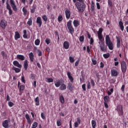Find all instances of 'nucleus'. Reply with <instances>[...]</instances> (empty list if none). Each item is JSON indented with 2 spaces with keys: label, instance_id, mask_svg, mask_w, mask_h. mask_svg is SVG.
<instances>
[{
  "label": "nucleus",
  "instance_id": "obj_1",
  "mask_svg": "<svg viewBox=\"0 0 128 128\" xmlns=\"http://www.w3.org/2000/svg\"><path fill=\"white\" fill-rule=\"evenodd\" d=\"M78 12H84L86 10V4L84 0H72Z\"/></svg>",
  "mask_w": 128,
  "mask_h": 128
},
{
  "label": "nucleus",
  "instance_id": "obj_2",
  "mask_svg": "<svg viewBox=\"0 0 128 128\" xmlns=\"http://www.w3.org/2000/svg\"><path fill=\"white\" fill-rule=\"evenodd\" d=\"M105 42L106 46H108V48L110 50H114V44L110 40V35H106L105 38Z\"/></svg>",
  "mask_w": 128,
  "mask_h": 128
},
{
  "label": "nucleus",
  "instance_id": "obj_3",
  "mask_svg": "<svg viewBox=\"0 0 128 128\" xmlns=\"http://www.w3.org/2000/svg\"><path fill=\"white\" fill-rule=\"evenodd\" d=\"M104 40H102V41H100L99 42H98V44H100V52H106L108 48L106 46V44H104Z\"/></svg>",
  "mask_w": 128,
  "mask_h": 128
},
{
  "label": "nucleus",
  "instance_id": "obj_4",
  "mask_svg": "<svg viewBox=\"0 0 128 128\" xmlns=\"http://www.w3.org/2000/svg\"><path fill=\"white\" fill-rule=\"evenodd\" d=\"M67 28L69 30V32L72 36L74 32V27L72 26V20H70L67 22Z\"/></svg>",
  "mask_w": 128,
  "mask_h": 128
},
{
  "label": "nucleus",
  "instance_id": "obj_5",
  "mask_svg": "<svg viewBox=\"0 0 128 128\" xmlns=\"http://www.w3.org/2000/svg\"><path fill=\"white\" fill-rule=\"evenodd\" d=\"M120 66H121V70H122V72L123 74H125V72H126V70L128 68L126 62L125 61L122 60L120 62Z\"/></svg>",
  "mask_w": 128,
  "mask_h": 128
},
{
  "label": "nucleus",
  "instance_id": "obj_6",
  "mask_svg": "<svg viewBox=\"0 0 128 128\" xmlns=\"http://www.w3.org/2000/svg\"><path fill=\"white\" fill-rule=\"evenodd\" d=\"M10 119L6 120H4L2 122V127L4 128H10Z\"/></svg>",
  "mask_w": 128,
  "mask_h": 128
},
{
  "label": "nucleus",
  "instance_id": "obj_7",
  "mask_svg": "<svg viewBox=\"0 0 128 128\" xmlns=\"http://www.w3.org/2000/svg\"><path fill=\"white\" fill-rule=\"evenodd\" d=\"M104 29L102 28H100L98 32V36L100 41H102V40H104V38L102 36V32Z\"/></svg>",
  "mask_w": 128,
  "mask_h": 128
},
{
  "label": "nucleus",
  "instance_id": "obj_8",
  "mask_svg": "<svg viewBox=\"0 0 128 128\" xmlns=\"http://www.w3.org/2000/svg\"><path fill=\"white\" fill-rule=\"evenodd\" d=\"M10 2L13 10L14 12H18V8L16 7V5L14 0H10Z\"/></svg>",
  "mask_w": 128,
  "mask_h": 128
},
{
  "label": "nucleus",
  "instance_id": "obj_9",
  "mask_svg": "<svg viewBox=\"0 0 128 128\" xmlns=\"http://www.w3.org/2000/svg\"><path fill=\"white\" fill-rule=\"evenodd\" d=\"M117 112H118L120 116H122V114H124L122 106L120 105L117 106Z\"/></svg>",
  "mask_w": 128,
  "mask_h": 128
},
{
  "label": "nucleus",
  "instance_id": "obj_10",
  "mask_svg": "<svg viewBox=\"0 0 128 128\" xmlns=\"http://www.w3.org/2000/svg\"><path fill=\"white\" fill-rule=\"evenodd\" d=\"M0 26L4 30V28H6V26H8V22H6V21L4 20H1Z\"/></svg>",
  "mask_w": 128,
  "mask_h": 128
},
{
  "label": "nucleus",
  "instance_id": "obj_11",
  "mask_svg": "<svg viewBox=\"0 0 128 128\" xmlns=\"http://www.w3.org/2000/svg\"><path fill=\"white\" fill-rule=\"evenodd\" d=\"M6 10H8V14L10 16H12V8H10V4H8V2L6 1Z\"/></svg>",
  "mask_w": 128,
  "mask_h": 128
},
{
  "label": "nucleus",
  "instance_id": "obj_12",
  "mask_svg": "<svg viewBox=\"0 0 128 128\" xmlns=\"http://www.w3.org/2000/svg\"><path fill=\"white\" fill-rule=\"evenodd\" d=\"M36 22L38 24V28H40L42 26V18L38 16L36 18Z\"/></svg>",
  "mask_w": 128,
  "mask_h": 128
},
{
  "label": "nucleus",
  "instance_id": "obj_13",
  "mask_svg": "<svg viewBox=\"0 0 128 128\" xmlns=\"http://www.w3.org/2000/svg\"><path fill=\"white\" fill-rule=\"evenodd\" d=\"M112 76H118V72L117 70L112 69L111 70Z\"/></svg>",
  "mask_w": 128,
  "mask_h": 128
},
{
  "label": "nucleus",
  "instance_id": "obj_14",
  "mask_svg": "<svg viewBox=\"0 0 128 128\" xmlns=\"http://www.w3.org/2000/svg\"><path fill=\"white\" fill-rule=\"evenodd\" d=\"M66 18L67 20L70 18V11L68 9H66L65 10Z\"/></svg>",
  "mask_w": 128,
  "mask_h": 128
},
{
  "label": "nucleus",
  "instance_id": "obj_15",
  "mask_svg": "<svg viewBox=\"0 0 128 128\" xmlns=\"http://www.w3.org/2000/svg\"><path fill=\"white\" fill-rule=\"evenodd\" d=\"M76 120L77 121L74 122V128H78V126H80V124L81 122L80 118V117L77 118Z\"/></svg>",
  "mask_w": 128,
  "mask_h": 128
},
{
  "label": "nucleus",
  "instance_id": "obj_16",
  "mask_svg": "<svg viewBox=\"0 0 128 128\" xmlns=\"http://www.w3.org/2000/svg\"><path fill=\"white\" fill-rule=\"evenodd\" d=\"M63 46L65 50H68L70 48V42L68 41H65L63 44Z\"/></svg>",
  "mask_w": 128,
  "mask_h": 128
},
{
  "label": "nucleus",
  "instance_id": "obj_17",
  "mask_svg": "<svg viewBox=\"0 0 128 128\" xmlns=\"http://www.w3.org/2000/svg\"><path fill=\"white\" fill-rule=\"evenodd\" d=\"M25 118L27 120L28 124L30 126L32 124V120H30V115H28V114H26Z\"/></svg>",
  "mask_w": 128,
  "mask_h": 128
},
{
  "label": "nucleus",
  "instance_id": "obj_18",
  "mask_svg": "<svg viewBox=\"0 0 128 128\" xmlns=\"http://www.w3.org/2000/svg\"><path fill=\"white\" fill-rule=\"evenodd\" d=\"M14 38L15 40H18V38H20V32H18L16 31L15 32Z\"/></svg>",
  "mask_w": 128,
  "mask_h": 128
},
{
  "label": "nucleus",
  "instance_id": "obj_19",
  "mask_svg": "<svg viewBox=\"0 0 128 128\" xmlns=\"http://www.w3.org/2000/svg\"><path fill=\"white\" fill-rule=\"evenodd\" d=\"M13 64L15 66H17V68H22V64H20V62L16 60H14L13 62Z\"/></svg>",
  "mask_w": 128,
  "mask_h": 128
},
{
  "label": "nucleus",
  "instance_id": "obj_20",
  "mask_svg": "<svg viewBox=\"0 0 128 128\" xmlns=\"http://www.w3.org/2000/svg\"><path fill=\"white\" fill-rule=\"evenodd\" d=\"M68 90H70V92H72V90H74V86L72 85V84L70 82H69L68 84V86H67Z\"/></svg>",
  "mask_w": 128,
  "mask_h": 128
},
{
  "label": "nucleus",
  "instance_id": "obj_21",
  "mask_svg": "<svg viewBox=\"0 0 128 128\" xmlns=\"http://www.w3.org/2000/svg\"><path fill=\"white\" fill-rule=\"evenodd\" d=\"M60 90H66V85L62 82L61 83V85L60 87Z\"/></svg>",
  "mask_w": 128,
  "mask_h": 128
},
{
  "label": "nucleus",
  "instance_id": "obj_22",
  "mask_svg": "<svg viewBox=\"0 0 128 128\" xmlns=\"http://www.w3.org/2000/svg\"><path fill=\"white\" fill-rule=\"evenodd\" d=\"M67 76H68V78H69L70 82H74V78L72 76V74H70V72H67Z\"/></svg>",
  "mask_w": 128,
  "mask_h": 128
},
{
  "label": "nucleus",
  "instance_id": "obj_23",
  "mask_svg": "<svg viewBox=\"0 0 128 128\" xmlns=\"http://www.w3.org/2000/svg\"><path fill=\"white\" fill-rule=\"evenodd\" d=\"M16 58L17 60H25V58L24 56V55H22V54H18L16 56Z\"/></svg>",
  "mask_w": 128,
  "mask_h": 128
},
{
  "label": "nucleus",
  "instance_id": "obj_24",
  "mask_svg": "<svg viewBox=\"0 0 128 128\" xmlns=\"http://www.w3.org/2000/svg\"><path fill=\"white\" fill-rule=\"evenodd\" d=\"M118 24L122 32H124V22H122V21H120Z\"/></svg>",
  "mask_w": 128,
  "mask_h": 128
},
{
  "label": "nucleus",
  "instance_id": "obj_25",
  "mask_svg": "<svg viewBox=\"0 0 128 128\" xmlns=\"http://www.w3.org/2000/svg\"><path fill=\"white\" fill-rule=\"evenodd\" d=\"M22 11L23 12V14L24 16L28 14V10L26 7H24L22 9Z\"/></svg>",
  "mask_w": 128,
  "mask_h": 128
},
{
  "label": "nucleus",
  "instance_id": "obj_26",
  "mask_svg": "<svg viewBox=\"0 0 128 128\" xmlns=\"http://www.w3.org/2000/svg\"><path fill=\"white\" fill-rule=\"evenodd\" d=\"M73 24L74 28H78L80 26V22L78 20H74L73 22Z\"/></svg>",
  "mask_w": 128,
  "mask_h": 128
},
{
  "label": "nucleus",
  "instance_id": "obj_27",
  "mask_svg": "<svg viewBox=\"0 0 128 128\" xmlns=\"http://www.w3.org/2000/svg\"><path fill=\"white\" fill-rule=\"evenodd\" d=\"M62 82L60 80L56 81L54 82V85L56 86V88H60V85L62 84Z\"/></svg>",
  "mask_w": 128,
  "mask_h": 128
},
{
  "label": "nucleus",
  "instance_id": "obj_28",
  "mask_svg": "<svg viewBox=\"0 0 128 128\" xmlns=\"http://www.w3.org/2000/svg\"><path fill=\"white\" fill-rule=\"evenodd\" d=\"M12 70H14L15 72H16V74L20 72V69L18 68H16L14 66L12 67Z\"/></svg>",
  "mask_w": 128,
  "mask_h": 128
},
{
  "label": "nucleus",
  "instance_id": "obj_29",
  "mask_svg": "<svg viewBox=\"0 0 128 128\" xmlns=\"http://www.w3.org/2000/svg\"><path fill=\"white\" fill-rule=\"evenodd\" d=\"M27 24L29 26H30L32 24V18L30 17L27 22Z\"/></svg>",
  "mask_w": 128,
  "mask_h": 128
},
{
  "label": "nucleus",
  "instance_id": "obj_30",
  "mask_svg": "<svg viewBox=\"0 0 128 128\" xmlns=\"http://www.w3.org/2000/svg\"><path fill=\"white\" fill-rule=\"evenodd\" d=\"M34 53H32V52H30L29 54V58H30V62H34Z\"/></svg>",
  "mask_w": 128,
  "mask_h": 128
},
{
  "label": "nucleus",
  "instance_id": "obj_31",
  "mask_svg": "<svg viewBox=\"0 0 128 128\" xmlns=\"http://www.w3.org/2000/svg\"><path fill=\"white\" fill-rule=\"evenodd\" d=\"M28 60H25L24 62V70H28Z\"/></svg>",
  "mask_w": 128,
  "mask_h": 128
},
{
  "label": "nucleus",
  "instance_id": "obj_32",
  "mask_svg": "<svg viewBox=\"0 0 128 128\" xmlns=\"http://www.w3.org/2000/svg\"><path fill=\"white\" fill-rule=\"evenodd\" d=\"M104 102H110V96H104Z\"/></svg>",
  "mask_w": 128,
  "mask_h": 128
},
{
  "label": "nucleus",
  "instance_id": "obj_33",
  "mask_svg": "<svg viewBox=\"0 0 128 128\" xmlns=\"http://www.w3.org/2000/svg\"><path fill=\"white\" fill-rule=\"evenodd\" d=\"M92 128H96V122L94 120H92Z\"/></svg>",
  "mask_w": 128,
  "mask_h": 128
},
{
  "label": "nucleus",
  "instance_id": "obj_34",
  "mask_svg": "<svg viewBox=\"0 0 128 128\" xmlns=\"http://www.w3.org/2000/svg\"><path fill=\"white\" fill-rule=\"evenodd\" d=\"M1 55L4 58H8V54H6V52H4V51H2L1 52Z\"/></svg>",
  "mask_w": 128,
  "mask_h": 128
},
{
  "label": "nucleus",
  "instance_id": "obj_35",
  "mask_svg": "<svg viewBox=\"0 0 128 128\" xmlns=\"http://www.w3.org/2000/svg\"><path fill=\"white\" fill-rule=\"evenodd\" d=\"M35 102L36 106H40V98L38 96L35 98Z\"/></svg>",
  "mask_w": 128,
  "mask_h": 128
},
{
  "label": "nucleus",
  "instance_id": "obj_36",
  "mask_svg": "<svg viewBox=\"0 0 128 128\" xmlns=\"http://www.w3.org/2000/svg\"><path fill=\"white\" fill-rule=\"evenodd\" d=\"M32 8L30 9V12L32 14H34V12H36V6H35L34 5Z\"/></svg>",
  "mask_w": 128,
  "mask_h": 128
},
{
  "label": "nucleus",
  "instance_id": "obj_37",
  "mask_svg": "<svg viewBox=\"0 0 128 128\" xmlns=\"http://www.w3.org/2000/svg\"><path fill=\"white\" fill-rule=\"evenodd\" d=\"M60 100L62 104H64V98L62 95H60Z\"/></svg>",
  "mask_w": 128,
  "mask_h": 128
},
{
  "label": "nucleus",
  "instance_id": "obj_38",
  "mask_svg": "<svg viewBox=\"0 0 128 128\" xmlns=\"http://www.w3.org/2000/svg\"><path fill=\"white\" fill-rule=\"evenodd\" d=\"M46 82H54V79L52 78H46Z\"/></svg>",
  "mask_w": 128,
  "mask_h": 128
},
{
  "label": "nucleus",
  "instance_id": "obj_39",
  "mask_svg": "<svg viewBox=\"0 0 128 128\" xmlns=\"http://www.w3.org/2000/svg\"><path fill=\"white\" fill-rule=\"evenodd\" d=\"M31 80H36V74H31L29 76Z\"/></svg>",
  "mask_w": 128,
  "mask_h": 128
},
{
  "label": "nucleus",
  "instance_id": "obj_40",
  "mask_svg": "<svg viewBox=\"0 0 128 128\" xmlns=\"http://www.w3.org/2000/svg\"><path fill=\"white\" fill-rule=\"evenodd\" d=\"M114 92V88H111L110 90L108 91L107 94L108 96H111V94Z\"/></svg>",
  "mask_w": 128,
  "mask_h": 128
},
{
  "label": "nucleus",
  "instance_id": "obj_41",
  "mask_svg": "<svg viewBox=\"0 0 128 128\" xmlns=\"http://www.w3.org/2000/svg\"><path fill=\"white\" fill-rule=\"evenodd\" d=\"M62 120H58L56 121V124L58 126H62Z\"/></svg>",
  "mask_w": 128,
  "mask_h": 128
},
{
  "label": "nucleus",
  "instance_id": "obj_42",
  "mask_svg": "<svg viewBox=\"0 0 128 128\" xmlns=\"http://www.w3.org/2000/svg\"><path fill=\"white\" fill-rule=\"evenodd\" d=\"M23 38H28V35L26 34V30H23Z\"/></svg>",
  "mask_w": 128,
  "mask_h": 128
},
{
  "label": "nucleus",
  "instance_id": "obj_43",
  "mask_svg": "<svg viewBox=\"0 0 128 128\" xmlns=\"http://www.w3.org/2000/svg\"><path fill=\"white\" fill-rule=\"evenodd\" d=\"M79 40L81 42H84V36H80L79 38Z\"/></svg>",
  "mask_w": 128,
  "mask_h": 128
},
{
  "label": "nucleus",
  "instance_id": "obj_44",
  "mask_svg": "<svg viewBox=\"0 0 128 128\" xmlns=\"http://www.w3.org/2000/svg\"><path fill=\"white\" fill-rule=\"evenodd\" d=\"M38 124L37 122H34L32 124L31 128H38Z\"/></svg>",
  "mask_w": 128,
  "mask_h": 128
},
{
  "label": "nucleus",
  "instance_id": "obj_45",
  "mask_svg": "<svg viewBox=\"0 0 128 128\" xmlns=\"http://www.w3.org/2000/svg\"><path fill=\"white\" fill-rule=\"evenodd\" d=\"M34 44L36 46H40V40L39 39H37L35 40Z\"/></svg>",
  "mask_w": 128,
  "mask_h": 128
},
{
  "label": "nucleus",
  "instance_id": "obj_46",
  "mask_svg": "<svg viewBox=\"0 0 128 128\" xmlns=\"http://www.w3.org/2000/svg\"><path fill=\"white\" fill-rule=\"evenodd\" d=\"M42 18L43 20H44V22H48V16H46L44 15L42 16Z\"/></svg>",
  "mask_w": 128,
  "mask_h": 128
},
{
  "label": "nucleus",
  "instance_id": "obj_47",
  "mask_svg": "<svg viewBox=\"0 0 128 128\" xmlns=\"http://www.w3.org/2000/svg\"><path fill=\"white\" fill-rule=\"evenodd\" d=\"M110 53H106L103 54L104 58H110Z\"/></svg>",
  "mask_w": 128,
  "mask_h": 128
},
{
  "label": "nucleus",
  "instance_id": "obj_48",
  "mask_svg": "<svg viewBox=\"0 0 128 128\" xmlns=\"http://www.w3.org/2000/svg\"><path fill=\"white\" fill-rule=\"evenodd\" d=\"M64 20V18H62V15H60L58 16V22H62V20Z\"/></svg>",
  "mask_w": 128,
  "mask_h": 128
},
{
  "label": "nucleus",
  "instance_id": "obj_49",
  "mask_svg": "<svg viewBox=\"0 0 128 128\" xmlns=\"http://www.w3.org/2000/svg\"><path fill=\"white\" fill-rule=\"evenodd\" d=\"M108 6L110 8L112 6V0H108Z\"/></svg>",
  "mask_w": 128,
  "mask_h": 128
},
{
  "label": "nucleus",
  "instance_id": "obj_50",
  "mask_svg": "<svg viewBox=\"0 0 128 128\" xmlns=\"http://www.w3.org/2000/svg\"><path fill=\"white\" fill-rule=\"evenodd\" d=\"M45 42H46V44H50V39L46 38L45 40Z\"/></svg>",
  "mask_w": 128,
  "mask_h": 128
},
{
  "label": "nucleus",
  "instance_id": "obj_51",
  "mask_svg": "<svg viewBox=\"0 0 128 128\" xmlns=\"http://www.w3.org/2000/svg\"><path fill=\"white\" fill-rule=\"evenodd\" d=\"M90 84H91L93 88H94V86H96V84L94 83V80H92V79L90 80Z\"/></svg>",
  "mask_w": 128,
  "mask_h": 128
},
{
  "label": "nucleus",
  "instance_id": "obj_52",
  "mask_svg": "<svg viewBox=\"0 0 128 128\" xmlns=\"http://www.w3.org/2000/svg\"><path fill=\"white\" fill-rule=\"evenodd\" d=\"M8 106H9L10 108H12L14 106V103L12 102H8Z\"/></svg>",
  "mask_w": 128,
  "mask_h": 128
},
{
  "label": "nucleus",
  "instance_id": "obj_53",
  "mask_svg": "<svg viewBox=\"0 0 128 128\" xmlns=\"http://www.w3.org/2000/svg\"><path fill=\"white\" fill-rule=\"evenodd\" d=\"M25 86L24 85H21L20 86V91L22 92V90H24Z\"/></svg>",
  "mask_w": 128,
  "mask_h": 128
},
{
  "label": "nucleus",
  "instance_id": "obj_54",
  "mask_svg": "<svg viewBox=\"0 0 128 128\" xmlns=\"http://www.w3.org/2000/svg\"><path fill=\"white\" fill-rule=\"evenodd\" d=\"M92 64H94V66H96V64H97V62L96 60L94 59V58H92Z\"/></svg>",
  "mask_w": 128,
  "mask_h": 128
},
{
  "label": "nucleus",
  "instance_id": "obj_55",
  "mask_svg": "<svg viewBox=\"0 0 128 128\" xmlns=\"http://www.w3.org/2000/svg\"><path fill=\"white\" fill-rule=\"evenodd\" d=\"M69 60H70V62H74V58L72 56L69 57Z\"/></svg>",
  "mask_w": 128,
  "mask_h": 128
},
{
  "label": "nucleus",
  "instance_id": "obj_56",
  "mask_svg": "<svg viewBox=\"0 0 128 128\" xmlns=\"http://www.w3.org/2000/svg\"><path fill=\"white\" fill-rule=\"evenodd\" d=\"M96 6L97 10H100V3L96 2Z\"/></svg>",
  "mask_w": 128,
  "mask_h": 128
},
{
  "label": "nucleus",
  "instance_id": "obj_57",
  "mask_svg": "<svg viewBox=\"0 0 128 128\" xmlns=\"http://www.w3.org/2000/svg\"><path fill=\"white\" fill-rule=\"evenodd\" d=\"M94 42V38H90V44L92 45Z\"/></svg>",
  "mask_w": 128,
  "mask_h": 128
},
{
  "label": "nucleus",
  "instance_id": "obj_58",
  "mask_svg": "<svg viewBox=\"0 0 128 128\" xmlns=\"http://www.w3.org/2000/svg\"><path fill=\"white\" fill-rule=\"evenodd\" d=\"M38 56H42V51H40V50H38Z\"/></svg>",
  "mask_w": 128,
  "mask_h": 128
},
{
  "label": "nucleus",
  "instance_id": "obj_59",
  "mask_svg": "<svg viewBox=\"0 0 128 128\" xmlns=\"http://www.w3.org/2000/svg\"><path fill=\"white\" fill-rule=\"evenodd\" d=\"M41 118L42 120H44L46 118V114L44 112L41 114Z\"/></svg>",
  "mask_w": 128,
  "mask_h": 128
},
{
  "label": "nucleus",
  "instance_id": "obj_60",
  "mask_svg": "<svg viewBox=\"0 0 128 128\" xmlns=\"http://www.w3.org/2000/svg\"><path fill=\"white\" fill-rule=\"evenodd\" d=\"M21 80L22 82H24V84H26V80L24 79V76H22L21 78Z\"/></svg>",
  "mask_w": 128,
  "mask_h": 128
},
{
  "label": "nucleus",
  "instance_id": "obj_61",
  "mask_svg": "<svg viewBox=\"0 0 128 128\" xmlns=\"http://www.w3.org/2000/svg\"><path fill=\"white\" fill-rule=\"evenodd\" d=\"M116 42H120V38H118V36H116Z\"/></svg>",
  "mask_w": 128,
  "mask_h": 128
},
{
  "label": "nucleus",
  "instance_id": "obj_62",
  "mask_svg": "<svg viewBox=\"0 0 128 128\" xmlns=\"http://www.w3.org/2000/svg\"><path fill=\"white\" fill-rule=\"evenodd\" d=\"M82 88L84 90H86V84H84L82 85Z\"/></svg>",
  "mask_w": 128,
  "mask_h": 128
},
{
  "label": "nucleus",
  "instance_id": "obj_63",
  "mask_svg": "<svg viewBox=\"0 0 128 128\" xmlns=\"http://www.w3.org/2000/svg\"><path fill=\"white\" fill-rule=\"evenodd\" d=\"M116 48H120V42H117L116 43Z\"/></svg>",
  "mask_w": 128,
  "mask_h": 128
},
{
  "label": "nucleus",
  "instance_id": "obj_64",
  "mask_svg": "<svg viewBox=\"0 0 128 128\" xmlns=\"http://www.w3.org/2000/svg\"><path fill=\"white\" fill-rule=\"evenodd\" d=\"M126 88V86L124 85H122V88H121V90L122 92H124V88Z\"/></svg>",
  "mask_w": 128,
  "mask_h": 128
}]
</instances>
